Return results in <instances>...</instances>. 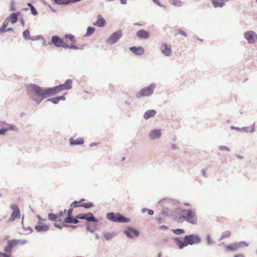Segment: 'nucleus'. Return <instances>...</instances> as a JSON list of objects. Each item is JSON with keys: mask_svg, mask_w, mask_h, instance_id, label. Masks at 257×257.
<instances>
[{"mask_svg": "<svg viewBox=\"0 0 257 257\" xmlns=\"http://www.w3.org/2000/svg\"><path fill=\"white\" fill-rule=\"evenodd\" d=\"M51 90L50 87L43 88L33 83L29 84L27 87V92L29 97L36 102L37 105L43 99L52 96Z\"/></svg>", "mask_w": 257, "mask_h": 257, "instance_id": "f257e3e1", "label": "nucleus"}, {"mask_svg": "<svg viewBox=\"0 0 257 257\" xmlns=\"http://www.w3.org/2000/svg\"><path fill=\"white\" fill-rule=\"evenodd\" d=\"M173 239L176 242L180 249L189 245L198 244L202 241L201 237L197 234L186 235L184 236L183 240L179 237H173Z\"/></svg>", "mask_w": 257, "mask_h": 257, "instance_id": "f03ea898", "label": "nucleus"}, {"mask_svg": "<svg viewBox=\"0 0 257 257\" xmlns=\"http://www.w3.org/2000/svg\"><path fill=\"white\" fill-rule=\"evenodd\" d=\"M183 214L179 217V221L181 219L192 224H196L197 222V215L194 210L184 209L182 210Z\"/></svg>", "mask_w": 257, "mask_h": 257, "instance_id": "7ed1b4c3", "label": "nucleus"}, {"mask_svg": "<svg viewBox=\"0 0 257 257\" xmlns=\"http://www.w3.org/2000/svg\"><path fill=\"white\" fill-rule=\"evenodd\" d=\"M106 218L112 222L116 223H127L130 221V219L119 212H108L106 214Z\"/></svg>", "mask_w": 257, "mask_h": 257, "instance_id": "20e7f679", "label": "nucleus"}, {"mask_svg": "<svg viewBox=\"0 0 257 257\" xmlns=\"http://www.w3.org/2000/svg\"><path fill=\"white\" fill-rule=\"evenodd\" d=\"M72 80L71 79H67L64 83L55 86L53 87H50L51 89L52 95H55L60 92L64 90H70L72 88Z\"/></svg>", "mask_w": 257, "mask_h": 257, "instance_id": "39448f33", "label": "nucleus"}, {"mask_svg": "<svg viewBox=\"0 0 257 257\" xmlns=\"http://www.w3.org/2000/svg\"><path fill=\"white\" fill-rule=\"evenodd\" d=\"M156 86V84L152 83L150 85L143 88L137 94V98L151 96L153 94Z\"/></svg>", "mask_w": 257, "mask_h": 257, "instance_id": "423d86ee", "label": "nucleus"}, {"mask_svg": "<svg viewBox=\"0 0 257 257\" xmlns=\"http://www.w3.org/2000/svg\"><path fill=\"white\" fill-rule=\"evenodd\" d=\"M123 35L121 30H118L112 33L106 40V42L109 45H112L116 43Z\"/></svg>", "mask_w": 257, "mask_h": 257, "instance_id": "0eeeda50", "label": "nucleus"}, {"mask_svg": "<svg viewBox=\"0 0 257 257\" xmlns=\"http://www.w3.org/2000/svg\"><path fill=\"white\" fill-rule=\"evenodd\" d=\"M10 208L13 210V212L8 220V222H13L15 219L21 217V211L17 205L15 204H11Z\"/></svg>", "mask_w": 257, "mask_h": 257, "instance_id": "6e6552de", "label": "nucleus"}, {"mask_svg": "<svg viewBox=\"0 0 257 257\" xmlns=\"http://www.w3.org/2000/svg\"><path fill=\"white\" fill-rule=\"evenodd\" d=\"M49 45L53 44L57 48H64L65 43L63 40L59 36L57 35L53 36L51 37V42L49 43Z\"/></svg>", "mask_w": 257, "mask_h": 257, "instance_id": "1a4fd4ad", "label": "nucleus"}, {"mask_svg": "<svg viewBox=\"0 0 257 257\" xmlns=\"http://www.w3.org/2000/svg\"><path fill=\"white\" fill-rule=\"evenodd\" d=\"M244 37L249 44H253L257 42V34L253 31L245 32L244 33Z\"/></svg>", "mask_w": 257, "mask_h": 257, "instance_id": "9d476101", "label": "nucleus"}, {"mask_svg": "<svg viewBox=\"0 0 257 257\" xmlns=\"http://www.w3.org/2000/svg\"><path fill=\"white\" fill-rule=\"evenodd\" d=\"M124 234L128 238H133L134 236H138L139 231L136 228L128 226L123 231Z\"/></svg>", "mask_w": 257, "mask_h": 257, "instance_id": "9b49d317", "label": "nucleus"}, {"mask_svg": "<svg viewBox=\"0 0 257 257\" xmlns=\"http://www.w3.org/2000/svg\"><path fill=\"white\" fill-rule=\"evenodd\" d=\"M17 241H18L16 240V239L8 240L7 245L4 249L5 252L11 254L13 247L17 246L16 242Z\"/></svg>", "mask_w": 257, "mask_h": 257, "instance_id": "f8f14e48", "label": "nucleus"}, {"mask_svg": "<svg viewBox=\"0 0 257 257\" xmlns=\"http://www.w3.org/2000/svg\"><path fill=\"white\" fill-rule=\"evenodd\" d=\"M161 136V132L159 129L151 130L149 134V138L151 140L159 139Z\"/></svg>", "mask_w": 257, "mask_h": 257, "instance_id": "ddd939ff", "label": "nucleus"}, {"mask_svg": "<svg viewBox=\"0 0 257 257\" xmlns=\"http://www.w3.org/2000/svg\"><path fill=\"white\" fill-rule=\"evenodd\" d=\"M35 229L37 232L47 231L49 226L47 224H43L40 221H38L37 224L35 226Z\"/></svg>", "mask_w": 257, "mask_h": 257, "instance_id": "4468645a", "label": "nucleus"}, {"mask_svg": "<svg viewBox=\"0 0 257 257\" xmlns=\"http://www.w3.org/2000/svg\"><path fill=\"white\" fill-rule=\"evenodd\" d=\"M130 50L136 55L140 56L143 55L145 52L144 49L141 46H133L130 47Z\"/></svg>", "mask_w": 257, "mask_h": 257, "instance_id": "2eb2a0df", "label": "nucleus"}, {"mask_svg": "<svg viewBox=\"0 0 257 257\" xmlns=\"http://www.w3.org/2000/svg\"><path fill=\"white\" fill-rule=\"evenodd\" d=\"M137 36L140 39H148L150 36V33L144 29H141L137 32Z\"/></svg>", "mask_w": 257, "mask_h": 257, "instance_id": "dca6fc26", "label": "nucleus"}, {"mask_svg": "<svg viewBox=\"0 0 257 257\" xmlns=\"http://www.w3.org/2000/svg\"><path fill=\"white\" fill-rule=\"evenodd\" d=\"M161 49L162 53L167 57L170 56L172 54L171 48L167 44H163Z\"/></svg>", "mask_w": 257, "mask_h": 257, "instance_id": "f3484780", "label": "nucleus"}, {"mask_svg": "<svg viewBox=\"0 0 257 257\" xmlns=\"http://www.w3.org/2000/svg\"><path fill=\"white\" fill-rule=\"evenodd\" d=\"M105 24L106 21L105 19L99 14L97 16V20L93 23V25L99 27H103L105 26Z\"/></svg>", "mask_w": 257, "mask_h": 257, "instance_id": "a211bd4d", "label": "nucleus"}, {"mask_svg": "<svg viewBox=\"0 0 257 257\" xmlns=\"http://www.w3.org/2000/svg\"><path fill=\"white\" fill-rule=\"evenodd\" d=\"M79 222L78 218H76V216L75 217H73V216H66L64 219V223L66 224H77Z\"/></svg>", "mask_w": 257, "mask_h": 257, "instance_id": "6ab92c4d", "label": "nucleus"}, {"mask_svg": "<svg viewBox=\"0 0 257 257\" xmlns=\"http://www.w3.org/2000/svg\"><path fill=\"white\" fill-rule=\"evenodd\" d=\"M21 14L20 12L13 13L9 17V21L12 24H15L18 21V17Z\"/></svg>", "mask_w": 257, "mask_h": 257, "instance_id": "aec40b11", "label": "nucleus"}, {"mask_svg": "<svg viewBox=\"0 0 257 257\" xmlns=\"http://www.w3.org/2000/svg\"><path fill=\"white\" fill-rule=\"evenodd\" d=\"M156 114V111L154 109H149L147 110L144 114V117L145 119H149V118H151L152 117H153L155 116Z\"/></svg>", "mask_w": 257, "mask_h": 257, "instance_id": "412c9836", "label": "nucleus"}, {"mask_svg": "<svg viewBox=\"0 0 257 257\" xmlns=\"http://www.w3.org/2000/svg\"><path fill=\"white\" fill-rule=\"evenodd\" d=\"M69 143L71 146L82 145L84 143V140L82 138H80L77 140H74L72 138H70L69 139Z\"/></svg>", "mask_w": 257, "mask_h": 257, "instance_id": "4be33fe9", "label": "nucleus"}, {"mask_svg": "<svg viewBox=\"0 0 257 257\" xmlns=\"http://www.w3.org/2000/svg\"><path fill=\"white\" fill-rule=\"evenodd\" d=\"M116 234L114 232H104L103 233V235L104 236V239L106 241H108L112 239L114 236H115Z\"/></svg>", "mask_w": 257, "mask_h": 257, "instance_id": "5701e85b", "label": "nucleus"}, {"mask_svg": "<svg viewBox=\"0 0 257 257\" xmlns=\"http://www.w3.org/2000/svg\"><path fill=\"white\" fill-rule=\"evenodd\" d=\"M213 7L216 8H222L224 5V3L222 0H210Z\"/></svg>", "mask_w": 257, "mask_h": 257, "instance_id": "b1692460", "label": "nucleus"}, {"mask_svg": "<svg viewBox=\"0 0 257 257\" xmlns=\"http://www.w3.org/2000/svg\"><path fill=\"white\" fill-rule=\"evenodd\" d=\"M86 220L88 222H98V220L95 218L92 212H88L86 213Z\"/></svg>", "mask_w": 257, "mask_h": 257, "instance_id": "393cba45", "label": "nucleus"}, {"mask_svg": "<svg viewBox=\"0 0 257 257\" xmlns=\"http://www.w3.org/2000/svg\"><path fill=\"white\" fill-rule=\"evenodd\" d=\"M226 251H235L237 250L235 243L224 245Z\"/></svg>", "mask_w": 257, "mask_h": 257, "instance_id": "a878e982", "label": "nucleus"}, {"mask_svg": "<svg viewBox=\"0 0 257 257\" xmlns=\"http://www.w3.org/2000/svg\"><path fill=\"white\" fill-rule=\"evenodd\" d=\"M95 30V29L94 27L91 26L88 27L87 28L86 33L84 35V36L86 37H89L94 33Z\"/></svg>", "mask_w": 257, "mask_h": 257, "instance_id": "bb28decb", "label": "nucleus"}, {"mask_svg": "<svg viewBox=\"0 0 257 257\" xmlns=\"http://www.w3.org/2000/svg\"><path fill=\"white\" fill-rule=\"evenodd\" d=\"M230 128L232 130H235L237 131L248 133V127H242L241 128H240L239 127H236L234 126L233 125H231L230 126Z\"/></svg>", "mask_w": 257, "mask_h": 257, "instance_id": "cd10ccee", "label": "nucleus"}, {"mask_svg": "<svg viewBox=\"0 0 257 257\" xmlns=\"http://www.w3.org/2000/svg\"><path fill=\"white\" fill-rule=\"evenodd\" d=\"M48 218L49 220L52 221H59L58 217H57V215L56 214L53 213H49L48 214Z\"/></svg>", "mask_w": 257, "mask_h": 257, "instance_id": "c85d7f7f", "label": "nucleus"}, {"mask_svg": "<svg viewBox=\"0 0 257 257\" xmlns=\"http://www.w3.org/2000/svg\"><path fill=\"white\" fill-rule=\"evenodd\" d=\"M237 249L243 246H248V243L245 241L234 242Z\"/></svg>", "mask_w": 257, "mask_h": 257, "instance_id": "c756f323", "label": "nucleus"}, {"mask_svg": "<svg viewBox=\"0 0 257 257\" xmlns=\"http://www.w3.org/2000/svg\"><path fill=\"white\" fill-rule=\"evenodd\" d=\"M169 2L173 6L176 7H181L183 6V3L180 0H169Z\"/></svg>", "mask_w": 257, "mask_h": 257, "instance_id": "7c9ffc66", "label": "nucleus"}, {"mask_svg": "<svg viewBox=\"0 0 257 257\" xmlns=\"http://www.w3.org/2000/svg\"><path fill=\"white\" fill-rule=\"evenodd\" d=\"M23 36L26 40H30V39H31V36L30 34V31L28 29H27L23 32Z\"/></svg>", "mask_w": 257, "mask_h": 257, "instance_id": "2f4dec72", "label": "nucleus"}, {"mask_svg": "<svg viewBox=\"0 0 257 257\" xmlns=\"http://www.w3.org/2000/svg\"><path fill=\"white\" fill-rule=\"evenodd\" d=\"M80 207H84L86 209H88L92 207L93 206V204L92 202L84 203L79 204Z\"/></svg>", "mask_w": 257, "mask_h": 257, "instance_id": "473e14b6", "label": "nucleus"}, {"mask_svg": "<svg viewBox=\"0 0 257 257\" xmlns=\"http://www.w3.org/2000/svg\"><path fill=\"white\" fill-rule=\"evenodd\" d=\"M172 231L177 235H180L185 233V230L181 228L173 229H172Z\"/></svg>", "mask_w": 257, "mask_h": 257, "instance_id": "72a5a7b5", "label": "nucleus"}, {"mask_svg": "<svg viewBox=\"0 0 257 257\" xmlns=\"http://www.w3.org/2000/svg\"><path fill=\"white\" fill-rule=\"evenodd\" d=\"M230 235H231V232L227 230V231H224L222 233L221 236L219 238V240H221L225 237H229L230 236Z\"/></svg>", "mask_w": 257, "mask_h": 257, "instance_id": "f704fd0d", "label": "nucleus"}, {"mask_svg": "<svg viewBox=\"0 0 257 257\" xmlns=\"http://www.w3.org/2000/svg\"><path fill=\"white\" fill-rule=\"evenodd\" d=\"M8 25V22H6V20L3 23L2 26L0 28V34L6 32V27Z\"/></svg>", "mask_w": 257, "mask_h": 257, "instance_id": "c9c22d12", "label": "nucleus"}, {"mask_svg": "<svg viewBox=\"0 0 257 257\" xmlns=\"http://www.w3.org/2000/svg\"><path fill=\"white\" fill-rule=\"evenodd\" d=\"M47 101L48 102L50 101L54 104H57L59 102L58 96H56L55 97L51 98H48L46 100L45 102H47Z\"/></svg>", "mask_w": 257, "mask_h": 257, "instance_id": "e433bc0d", "label": "nucleus"}, {"mask_svg": "<svg viewBox=\"0 0 257 257\" xmlns=\"http://www.w3.org/2000/svg\"><path fill=\"white\" fill-rule=\"evenodd\" d=\"M64 48H69L74 50L79 49V47L74 44L68 45L65 43Z\"/></svg>", "mask_w": 257, "mask_h": 257, "instance_id": "4c0bfd02", "label": "nucleus"}, {"mask_svg": "<svg viewBox=\"0 0 257 257\" xmlns=\"http://www.w3.org/2000/svg\"><path fill=\"white\" fill-rule=\"evenodd\" d=\"M207 243L208 245H211L212 243H214V241L211 239V235L210 234L206 235Z\"/></svg>", "mask_w": 257, "mask_h": 257, "instance_id": "58836bf2", "label": "nucleus"}, {"mask_svg": "<svg viewBox=\"0 0 257 257\" xmlns=\"http://www.w3.org/2000/svg\"><path fill=\"white\" fill-rule=\"evenodd\" d=\"M54 225L55 227L58 228L60 229H61L63 227H66V226H68V224H66V223H64L62 224H58L57 223H54Z\"/></svg>", "mask_w": 257, "mask_h": 257, "instance_id": "ea45409f", "label": "nucleus"}, {"mask_svg": "<svg viewBox=\"0 0 257 257\" xmlns=\"http://www.w3.org/2000/svg\"><path fill=\"white\" fill-rule=\"evenodd\" d=\"M64 38L69 39L71 42H73L75 40V37L72 34H65L64 35Z\"/></svg>", "mask_w": 257, "mask_h": 257, "instance_id": "a19ab883", "label": "nucleus"}, {"mask_svg": "<svg viewBox=\"0 0 257 257\" xmlns=\"http://www.w3.org/2000/svg\"><path fill=\"white\" fill-rule=\"evenodd\" d=\"M7 126L8 127H7L6 128L8 129V130H12L14 131H17V127L14 124L8 123L7 124Z\"/></svg>", "mask_w": 257, "mask_h": 257, "instance_id": "79ce46f5", "label": "nucleus"}, {"mask_svg": "<svg viewBox=\"0 0 257 257\" xmlns=\"http://www.w3.org/2000/svg\"><path fill=\"white\" fill-rule=\"evenodd\" d=\"M86 213H80L76 215V218L78 219L86 220Z\"/></svg>", "mask_w": 257, "mask_h": 257, "instance_id": "37998d69", "label": "nucleus"}, {"mask_svg": "<svg viewBox=\"0 0 257 257\" xmlns=\"http://www.w3.org/2000/svg\"><path fill=\"white\" fill-rule=\"evenodd\" d=\"M16 240L18 241L16 242L17 245H18L19 244L23 245L26 244L28 242L27 240H21V239H16Z\"/></svg>", "mask_w": 257, "mask_h": 257, "instance_id": "c03bdc74", "label": "nucleus"}, {"mask_svg": "<svg viewBox=\"0 0 257 257\" xmlns=\"http://www.w3.org/2000/svg\"><path fill=\"white\" fill-rule=\"evenodd\" d=\"M40 39H42L44 40L43 37L41 35H38L36 36H31V39L30 40L31 41H37L40 40Z\"/></svg>", "mask_w": 257, "mask_h": 257, "instance_id": "a18cd8bd", "label": "nucleus"}, {"mask_svg": "<svg viewBox=\"0 0 257 257\" xmlns=\"http://www.w3.org/2000/svg\"><path fill=\"white\" fill-rule=\"evenodd\" d=\"M79 203V202L75 200V201H73L71 204L70 206L71 207H74V208H76V207H80L79 204H78Z\"/></svg>", "mask_w": 257, "mask_h": 257, "instance_id": "49530a36", "label": "nucleus"}, {"mask_svg": "<svg viewBox=\"0 0 257 257\" xmlns=\"http://www.w3.org/2000/svg\"><path fill=\"white\" fill-rule=\"evenodd\" d=\"M14 4H15L14 1L12 0L11 1V5H10V10L11 11H16V8L15 7Z\"/></svg>", "mask_w": 257, "mask_h": 257, "instance_id": "de8ad7c7", "label": "nucleus"}, {"mask_svg": "<svg viewBox=\"0 0 257 257\" xmlns=\"http://www.w3.org/2000/svg\"><path fill=\"white\" fill-rule=\"evenodd\" d=\"M57 215V217H58V219L59 221H61V217L63 216V211H59L58 213L56 214Z\"/></svg>", "mask_w": 257, "mask_h": 257, "instance_id": "09e8293b", "label": "nucleus"}, {"mask_svg": "<svg viewBox=\"0 0 257 257\" xmlns=\"http://www.w3.org/2000/svg\"><path fill=\"white\" fill-rule=\"evenodd\" d=\"M0 257H12V254L8 253L0 252Z\"/></svg>", "mask_w": 257, "mask_h": 257, "instance_id": "8fccbe9b", "label": "nucleus"}, {"mask_svg": "<svg viewBox=\"0 0 257 257\" xmlns=\"http://www.w3.org/2000/svg\"><path fill=\"white\" fill-rule=\"evenodd\" d=\"M219 149L220 150H225V151H227L229 152L230 151V149L228 147L224 146H220L219 147Z\"/></svg>", "mask_w": 257, "mask_h": 257, "instance_id": "3c124183", "label": "nucleus"}, {"mask_svg": "<svg viewBox=\"0 0 257 257\" xmlns=\"http://www.w3.org/2000/svg\"><path fill=\"white\" fill-rule=\"evenodd\" d=\"M178 34H180V35H181L182 36H184L185 37H187V35L185 31H184L182 30H181V29H179L178 30Z\"/></svg>", "mask_w": 257, "mask_h": 257, "instance_id": "603ef678", "label": "nucleus"}, {"mask_svg": "<svg viewBox=\"0 0 257 257\" xmlns=\"http://www.w3.org/2000/svg\"><path fill=\"white\" fill-rule=\"evenodd\" d=\"M31 11V13L34 16H36L38 14V13L35 8L34 7L32 9H30Z\"/></svg>", "mask_w": 257, "mask_h": 257, "instance_id": "864d4df0", "label": "nucleus"}, {"mask_svg": "<svg viewBox=\"0 0 257 257\" xmlns=\"http://www.w3.org/2000/svg\"><path fill=\"white\" fill-rule=\"evenodd\" d=\"M8 131V129L6 127H3L0 129V135H4Z\"/></svg>", "mask_w": 257, "mask_h": 257, "instance_id": "5fc2aeb1", "label": "nucleus"}, {"mask_svg": "<svg viewBox=\"0 0 257 257\" xmlns=\"http://www.w3.org/2000/svg\"><path fill=\"white\" fill-rule=\"evenodd\" d=\"M251 129L250 130H248V132L250 133H253V132H255V123H253L251 125Z\"/></svg>", "mask_w": 257, "mask_h": 257, "instance_id": "6e6d98bb", "label": "nucleus"}, {"mask_svg": "<svg viewBox=\"0 0 257 257\" xmlns=\"http://www.w3.org/2000/svg\"><path fill=\"white\" fill-rule=\"evenodd\" d=\"M23 229L25 230H29L30 231V233H31L32 231H33V229L30 227V226H23Z\"/></svg>", "mask_w": 257, "mask_h": 257, "instance_id": "4d7b16f0", "label": "nucleus"}, {"mask_svg": "<svg viewBox=\"0 0 257 257\" xmlns=\"http://www.w3.org/2000/svg\"><path fill=\"white\" fill-rule=\"evenodd\" d=\"M72 212H73V209L72 208H69L68 211H67V216H72Z\"/></svg>", "mask_w": 257, "mask_h": 257, "instance_id": "13d9d810", "label": "nucleus"}, {"mask_svg": "<svg viewBox=\"0 0 257 257\" xmlns=\"http://www.w3.org/2000/svg\"><path fill=\"white\" fill-rule=\"evenodd\" d=\"M86 230L88 231H89L91 233H93L94 231V229L91 228L89 225H87L86 226Z\"/></svg>", "mask_w": 257, "mask_h": 257, "instance_id": "bf43d9fd", "label": "nucleus"}, {"mask_svg": "<svg viewBox=\"0 0 257 257\" xmlns=\"http://www.w3.org/2000/svg\"><path fill=\"white\" fill-rule=\"evenodd\" d=\"M153 2L156 4L159 7H162L163 5L160 3L159 0H152Z\"/></svg>", "mask_w": 257, "mask_h": 257, "instance_id": "052dcab7", "label": "nucleus"}, {"mask_svg": "<svg viewBox=\"0 0 257 257\" xmlns=\"http://www.w3.org/2000/svg\"><path fill=\"white\" fill-rule=\"evenodd\" d=\"M59 101L60 100H65L66 98L64 96H58Z\"/></svg>", "mask_w": 257, "mask_h": 257, "instance_id": "680f3d73", "label": "nucleus"}, {"mask_svg": "<svg viewBox=\"0 0 257 257\" xmlns=\"http://www.w3.org/2000/svg\"><path fill=\"white\" fill-rule=\"evenodd\" d=\"M160 228L163 230H167L168 229V227L165 225H162L160 226Z\"/></svg>", "mask_w": 257, "mask_h": 257, "instance_id": "e2e57ef3", "label": "nucleus"}, {"mask_svg": "<svg viewBox=\"0 0 257 257\" xmlns=\"http://www.w3.org/2000/svg\"><path fill=\"white\" fill-rule=\"evenodd\" d=\"M202 175L203 176H204L205 177H207V174H206V170L202 169Z\"/></svg>", "mask_w": 257, "mask_h": 257, "instance_id": "0e129e2a", "label": "nucleus"}, {"mask_svg": "<svg viewBox=\"0 0 257 257\" xmlns=\"http://www.w3.org/2000/svg\"><path fill=\"white\" fill-rule=\"evenodd\" d=\"M36 217H37V218L39 219V221H41V220L46 221V219H46V218H45V219H43V218L41 217V216H40V215H37L36 216Z\"/></svg>", "mask_w": 257, "mask_h": 257, "instance_id": "69168bd1", "label": "nucleus"}, {"mask_svg": "<svg viewBox=\"0 0 257 257\" xmlns=\"http://www.w3.org/2000/svg\"><path fill=\"white\" fill-rule=\"evenodd\" d=\"M148 213L149 215H152L154 214V212L153 210H151V209H148Z\"/></svg>", "mask_w": 257, "mask_h": 257, "instance_id": "338daca9", "label": "nucleus"}, {"mask_svg": "<svg viewBox=\"0 0 257 257\" xmlns=\"http://www.w3.org/2000/svg\"><path fill=\"white\" fill-rule=\"evenodd\" d=\"M234 257H244V255L241 253H239L237 254H235Z\"/></svg>", "mask_w": 257, "mask_h": 257, "instance_id": "774afa93", "label": "nucleus"}]
</instances>
